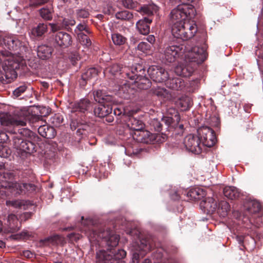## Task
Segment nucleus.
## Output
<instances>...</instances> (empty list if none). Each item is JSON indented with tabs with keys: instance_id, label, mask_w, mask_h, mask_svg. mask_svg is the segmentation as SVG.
<instances>
[{
	"instance_id": "63",
	"label": "nucleus",
	"mask_w": 263,
	"mask_h": 263,
	"mask_svg": "<svg viewBox=\"0 0 263 263\" xmlns=\"http://www.w3.org/2000/svg\"><path fill=\"white\" fill-rule=\"evenodd\" d=\"M103 12L106 14L110 15L113 13L114 10L111 6H108L107 8L104 9Z\"/></svg>"
},
{
	"instance_id": "33",
	"label": "nucleus",
	"mask_w": 263,
	"mask_h": 263,
	"mask_svg": "<svg viewBox=\"0 0 263 263\" xmlns=\"http://www.w3.org/2000/svg\"><path fill=\"white\" fill-rule=\"evenodd\" d=\"M53 48L49 46L42 45L39 46L37 50V54L39 58L42 60L49 59L52 55Z\"/></svg>"
},
{
	"instance_id": "7",
	"label": "nucleus",
	"mask_w": 263,
	"mask_h": 263,
	"mask_svg": "<svg viewBox=\"0 0 263 263\" xmlns=\"http://www.w3.org/2000/svg\"><path fill=\"white\" fill-rule=\"evenodd\" d=\"M197 31L196 24L193 21H189L175 23L172 29L173 36L182 40H187L192 38Z\"/></svg>"
},
{
	"instance_id": "49",
	"label": "nucleus",
	"mask_w": 263,
	"mask_h": 263,
	"mask_svg": "<svg viewBox=\"0 0 263 263\" xmlns=\"http://www.w3.org/2000/svg\"><path fill=\"white\" fill-rule=\"evenodd\" d=\"M50 121L53 126H59L63 122V117L61 114H57L51 118Z\"/></svg>"
},
{
	"instance_id": "22",
	"label": "nucleus",
	"mask_w": 263,
	"mask_h": 263,
	"mask_svg": "<svg viewBox=\"0 0 263 263\" xmlns=\"http://www.w3.org/2000/svg\"><path fill=\"white\" fill-rule=\"evenodd\" d=\"M112 103H99L98 105L93 107L94 115L99 118H104L112 112L113 107Z\"/></svg>"
},
{
	"instance_id": "44",
	"label": "nucleus",
	"mask_w": 263,
	"mask_h": 263,
	"mask_svg": "<svg viewBox=\"0 0 263 263\" xmlns=\"http://www.w3.org/2000/svg\"><path fill=\"white\" fill-rule=\"evenodd\" d=\"M52 9L43 8L40 10L41 16L45 20L50 21L52 18Z\"/></svg>"
},
{
	"instance_id": "35",
	"label": "nucleus",
	"mask_w": 263,
	"mask_h": 263,
	"mask_svg": "<svg viewBox=\"0 0 263 263\" xmlns=\"http://www.w3.org/2000/svg\"><path fill=\"white\" fill-rule=\"evenodd\" d=\"M224 196L230 200H236L240 195L239 190L234 186H226L223 190Z\"/></svg>"
},
{
	"instance_id": "58",
	"label": "nucleus",
	"mask_w": 263,
	"mask_h": 263,
	"mask_svg": "<svg viewBox=\"0 0 263 263\" xmlns=\"http://www.w3.org/2000/svg\"><path fill=\"white\" fill-rule=\"evenodd\" d=\"M49 0H30V5L34 7H38L47 3Z\"/></svg>"
},
{
	"instance_id": "14",
	"label": "nucleus",
	"mask_w": 263,
	"mask_h": 263,
	"mask_svg": "<svg viewBox=\"0 0 263 263\" xmlns=\"http://www.w3.org/2000/svg\"><path fill=\"white\" fill-rule=\"evenodd\" d=\"M120 122L125 124L129 129L135 131V133L143 129L145 126L142 120L125 114L122 116Z\"/></svg>"
},
{
	"instance_id": "13",
	"label": "nucleus",
	"mask_w": 263,
	"mask_h": 263,
	"mask_svg": "<svg viewBox=\"0 0 263 263\" xmlns=\"http://www.w3.org/2000/svg\"><path fill=\"white\" fill-rule=\"evenodd\" d=\"M198 134L200 138V143L208 147L213 146L216 143V138L213 129L208 126H202L198 130Z\"/></svg>"
},
{
	"instance_id": "39",
	"label": "nucleus",
	"mask_w": 263,
	"mask_h": 263,
	"mask_svg": "<svg viewBox=\"0 0 263 263\" xmlns=\"http://www.w3.org/2000/svg\"><path fill=\"white\" fill-rule=\"evenodd\" d=\"M206 195L205 191L200 188L192 189L187 193L190 200H200Z\"/></svg>"
},
{
	"instance_id": "2",
	"label": "nucleus",
	"mask_w": 263,
	"mask_h": 263,
	"mask_svg": "<svg viewBox=\"0 0 263 263\" xmlns=\"http://www.w3.org/2000/svg\"><path fill=\"white\" fill-rule=\"evenodd\" d=\"M14 177L13 172H0V198H3L6 195V190L9 191L14 197L35 191L36 186L34 184L13 181Z\"/></svg>"
},
{
	"instance_id": "62",
	"label": "nucleus",
	"mask_w": 263,
	"mask_h": 263,
	"mask_svg": "<svg viewBox=\"0 0 263 263\" xmlns=\"http://www.w3.org/2000/svg\"><path fill=\"white\" fill-rule=\"evenodd\" d=\"M32 216V213L30 212H25L21 216V220L26 221L31 218Z\"/></svg>"
},
{
	"instance_id": "3",
	"label": "nucleus",
	"mask_w": 263,
	"mask_h": 263,
	"mask_svg": "<svg viewBox=\"0 0 263 263\" xmlns=\"http://www.w3.org/2000/svg\"><path fill=\"white\" fill-rule=\"evenodd\" d=\"M185 57L190 59V63L177 65L175 71L178 76L189 77L192 75L195 70V67L193 66L194 63H200L204 62L206 59L207 54L203 48L195 46L185 55Z\"/></svg>"
},
{
	"instance_id": "54",
	"label": "nucleus",
	"mask_w": 263,
	"mask_h": 263,
	"mask_svg": "<svg viewBox=\"0 0 263 263\" xmlns=\"http://www.w3.org/2000/svg\"><path fill=\"white\" fill-rule=\"evenodd\" d=\"M27 88V86L25 84H23L16 88L13 91V94L16 97H20V96L22 95L23 93H24L26 91Z\"/></svg>"
},
{
	"instance_id": "38",
	"label": "nucleus",
	"mask_w": 263,
	"mask_h": 263,
	"mask_svg": "<svg viewBox=\"0 0 263 263\" xmlns=\"http://www.w3.org/2000/svg\"><path fill=\"white\" fill-rule=\"evenodd\" d=\"M47 24L39 23L37 26L32 28L30 33L34 37H42L47 31Z\"/></svg>"
},
{
	"instance_id": "6",
	"label": "nucleus",
	"mask_w": 263,
	"mask_h": 263,
	"mask_svg": "<svg viewBox=\"0 0 263 263\" xmlns=\"http://www.w3.org/2000/svg\"><path fill=\"white\" fill-rule=\"evenodd\" d=\"M180 120V116L177 110L174 108H170L167 110V116H163L160 120L153 119L149 124L156 131L159 132L168 130L170 126L175 127Z\"/></svg>"
},
{
	"instance_id": "34",
	"label": "nucleus",
	"mask_w": 263,
	"mask_h": 263,
	"mask_svg": "<svg viewBox=\"0 0 263 263\" xmlns=\"http://www.w3.org/2000/svg\"><path fill=\"white\" fill-rule=\"evenodd\" d=\"M166 85L167 87L175 90H181L184 87V82L180 78H174L166 80Z\"/></svg>"
},
{
	"instance_id": "56",
	"label": "nucleus",
	"mask_w": 263,
	"mask_h": 263,
	"mask_svg": "<svg viewBox=\"0 0 263 263\" xmlns=\"http://www.w3.org/2000/svg\"><path fill=\"white\" fill-rule=\"evenodd\" d=\"M221 208V210L223 211V215H225L227 214V213L229 210L230 205L229 203L227 201H221L219 204V208Z\"/></svg>"
},
{
	"instance_id": "9",
	"label": "nucleus",
	"mask_w": 263,
	"mask_h": 263,
	"mask_svg": "<svg viewBox=\"0 0 263 263\" xmlns=\"http://www.w3.org/2000/svg\"><path fill=\"white\" fill-rule=\"evenodd\" d=\"M135 251L133 254V263H139L142 258L152 248L150 241L147 238L138 237V239L134 243Z\"/></svg>"
},
{
	"instance_id": "29",
	"label": "nucleus",
	"mask_w": 263,
	"mask_h": 263,
	"mask_svg": "<svg viewBox=\"0 0 263 263\" xmlns=\"http://www.w3.org/2000/svg\"><path fill=\"white\" fill-rule=\"evenodd\" d=\"M151 92L153 95L163 100V101L171 100L172 98L171 92L168 90L163 87H153L151 89Z\"/></svg>"
},
{
	"instance_id": "51",
	"label": "nucleus",
	"mask_w": 263,
	"mask_h": 263,
	"mask_svg": "<svg viewBox=\"0 0 263 263\" xmlns=\"http://www.w3.org/2000/svg\"><path fill=\"white\" fill-rule=\"evenodd\" d=\"M151 47L152 46L150 44H148L145 42H142L140 43L137 46L138 50L145 53H147L148 51H150Z\"/></svg>"
},
{
	"instance_id": "26",
	"label": "nucleus",
	"mask_w": 263,
	"mask_h": 263,
	"mask_svg": "<svg viewBox=\"0 0 263 263\" xmlns=\"http://www.w3.org/2000/svg\"><path fill=\"white\" fill-rule=\"evenodd\" d=\"M152 22V18L144 17L138 21L136 28L139 33L143 35H147L150 31V25Z\"/></svg>"
},
{
	"instance_id": "28",
	"label": "nucleus",
	"mask_w": 263,
	"mask_h": 263,
	"mask_svg": "<svg viewBox=\"0 0 263 263\" xmlns=\"http://www.w3.org/2000/svg\"><path fill=\"white\" fill-rule=\"evenodd\" d=\"M159 10V8L154 4L143 5L140 6L139 5L138 9L136 11L140 12L142 15H146L148 16V18H152L154 14H156Z\"/></svg>"
},
{
	"instance_id": "21",
	"label": "nucleus",
	"mask_w": 263,
	"mask_h": 263,
	"mask_svg": "<svg viewBox=\"0 0 263 263\" xmlns=\"http://www.w3.org/2000/svg\"><path fill=\"white\" fill-rule=\"evenodd\" d=\"M201 209L206 214H212L217 209V202L212 197L205 198L200 203Z\"/></svg>"
},
{
	"instance_id": "27",
	"label": "nucleus",
	"mask_w": 263,
	"mask_h": 263,
	"mask_svg": "<svg viewBox=\"0 0 263 263\" xmlns=\"http://www.w3.org/2000/svg\"><path fill=\"white\" fill-rule=\"evenodd\" d=\"M98 70L94 67L89 68L84 70L81 76V79L79 80L80 85L85 86L87 81L98 74Z\"/></svg>"
},
{
	"instance_id": "24",
	"label": "nucleus",
	"mask_w": 263,
	"mask_h": 263,
	"mask_svg": "<svg viewBox=\"0 0 263 263\" xmlns=\"http://www.w3.org/2000/svg\"><path fill=\"white\" fill-rule=\"evenodd\" d=\"M92 108L93 103L87 99H83L78 102H76L73 105V108L75 111L85 113L91 110Z\"/></svg>"
},
{
	"instance_id": "64",
	"label": "nucleus",
	"mask_w": 263,
	"mask_h": 263,
	"mask_svg": "<svg viewBox=\"0 0 263 263\" xmlns=\"http://www.w3.org/2000/svg\"><path fill=\"white\" fill-rule=\"evenodd\" d=\"M146 40L151 44L155 42V37L154 35H149L146 37Z\"/></svg>"
},
{
	"instance_id": "20",
	"label": "nucleus",
	"mask_w": 263,
	"mask_h": 263,
	"mask_svg": "<svg viewBox=\"0 0 263 263\" xmlns=\"http://www.w3.org/2000/svg\"><path fill=\"white\" fill-rule=\"evenodd\" d=\"M54 39L57 44L63 48L69 46L72 44V38L71 35L63 31L57 32L54 35Z\"/></svg>"
},
{
	"instance_id": "23",
	"label": "nucleus",
	"mask_w": 263,
	"mask_h": 263,
	"mask_svg": "<svg viewBox=\"0 0 263 263\" xmlns=\"http://www.w3.org/2000/svg\"><path fill=\"white\" fill-rule=\"evenodd\" d=\"M93 95L95 100L99 103H112L114 102L113 96L107 94L104 90H94Z\"/></svg>"
},
{
	"instance_id": "8",
	"label": "nucleus",
	"mask_w": 263,
	"mask_h": 263,
	"mask_svg": "<svg viewBox=\"0 0 263 263\" xmlns=\"http://www.w3.org/2000/svg\"><path fill=\"white\" fill-rule=\"evenodd\" d=\"M171 12V19L174 24L179 21L186 22V18H192L195 15V9L192 5H187L189 3H182Z\"/></svg>"
},
{
	"instance_id": "45",
	"label": "nucleus",
	"mask_w": 263,
	"mask_h": 263,
	"mask_svg": "<svg viewBox=\"0 0 263 263\" xmlns=\"http://www.w3.org/2000/svg\"><path fill=\"white\" fill-rule=\"evenodd\" d=\"M123 6L128 9H134L136 10L139 6L137 1L133 0H120Z\"/></svg>"
},
{
	"instance_id": "36",
	"label": "nucleus",
	"mask_w": 263,
	"mask_h": 263,
	"mask_svg": "<svg viewBox=\"0 0 263 263\" xmlns=\"http://www.w3.org/2000/svg\"><path fill=\"white\" fill-rule=\"evenodd\" d=\"M7 224L12 233L15 232L20 230L21 224L19 222L17 216L13 214H10L7 218Z\"/></svg>"
},
{
	"instance_id": "11",
	"label": "nucleus",
	"mask_w": 263,
	"mask_h": 263,
	"mask_svg": "<svg viewBox=\"0 0 263 263\" xmlns=\"http://www.w3.org/2000/svg\"><path fill=\"white\" fill-rule=\"evenodd\" d=\"M185 47L184 45H179L171 44L166 46L164 49L165 60L168 63H173L185 52Z\"/></svg>"
},
{
	"instance_id": "52",
	"label": "nucleus",
	"mask_w": 263,
	"mask_h": 263,
	"mask_svg": "<svg viewBox=\"0 0 263 263\" xmlns=\"http://www.w3.org/2000/svg\"><path fill=\"white\" fill-rule=\"evenodd\" d=\"M76 21L71 17L64 18L62 20L63 25L68 30L70 26H73L76 24Z\"/></svg>"
},
{
	"instance_id": "50",
	"label": "nucleus",
	"mask_w": 263,
	"mask_h": 263,
	"mask_svg": "<svg viewBox=\"0 0 263 263\" xmlns=\"http://www.w3.org/2000/svg\"><path fill=\"white\" fill-rule=\"evenodd\" d=\"M89 12L87 9H81L76 10V15L78 18H86L89 17Z\"/></svg>"
},
{
	"instance_id": "47",
	"label": "nucleus",
	"mask_w": 263,
	"mask_h": 263,
	"mask_svg": "<svg viewBox=\"0 0 263 263\" xmlns=\"http://www.w3.org/2000/svg\"><path fill=\"white\" fill-rule=\"evenodd\" d=\"M18 133L22 136L33 139L35 137V134L27 128H21L18 129Z\"/></svg>"
},
{
	"instance_id": "59",
	"label": "nucleus",
	"mask_w": 263,
	"mask_h": 263,
	"mask_svg": "<svg viewBox=\"0 0 263 263\" xmlns=\"http://www.w3.org/2000/svg\"><path fill=\"white\" fill-rule=\"evenodd\" d=\"M21 255L27 259H32L35 258V254L34 252H31L29 250H25L21 253Z\"/></svg>"
},
{
	"instance_id": "12",
	"label": "nucleus",
	"mask_w": 263,
	"mask_h": 263,
	"mask_svg": "<svg viewBox=\"0 0 263 263\" xmlns=\"http://www.w3.org/2000/svg\"><path fill=\"white\" fill-rule=\"evenodd\" d=\"M134 139L137 142L146 144L159 143L163 141L162 137L158 134H152L148 130L141 129L137 133H135Z\"/></svg>"
},
{
	"instance_id": "19",
	"label": "nucleus",
	"mask_w": 263,
	"mask_h": 263,
	"mask_svg": "<svg viewBox=\"0 0 263 263\" xmlns=\"http://www.w3.org/2000/svg\"><path fill=\"white\" fill-rule=\"evenodd\" d=\"M0 122L3 126H23L26 124V120L14 119L8 113L0 114Z\"/></svg>"
},
{
	"instance_id": "43",
	"label": "nucleus",
	"mask_w": 263,
	"mask_h": 263,
	"mask_svg": "<svg viewBox=\"0 0 263 263\" xmlns=\"http://www.w3.org/2000/svg\"><path fill=\"white\" fill-rule=\"evenodd\" d=\"M78 37L80 43L86 47H89L91 45V41L89 37L83 32L78 33Z\"/></svg>"
},
{
	"instance_id": "48",
	"label": "nucleus",
	"mask_w": 263,
	"mask_h": 263,
	"mask_svg": "<svg viewBox=\"0 0 263 263\" xmlns=\"http://www.w3.org/2000/svg\"><path fill=\"white\" fill-rule=\"evenodd\" d=\"M90 127L88 125L81 122L79 128L77 130V134L78 136L86 135Z\"/></svg>"
},
{
	"instance_id": "5",
	"label": "nucleus",
	"mask_w": 263,
	"mask_h": 263,
	"mask_svg": "<svg viewBox=\"0 0 263 263\" xmlns=\"http://www.w3.org/2000/svg\"><path fill=\"white\" fill-rule=\"evenodd\" d=\"M123 74L127 76L128 79L134 81L136 86L140 89H147L151 86V82L146 77L145 70L141 65L137 64L131 68H125Z\"/></svg>"
},
{
	"instance_id": "53",
	"label": "nucleus",
	"mask_w": 263,
	"mask_h": 263,
	"mask_svg": "<svg viewBox=\"0 0 263 263\" xmlns=\"http://www.w3.org/2000/svg\"><path fill=\"white\" fill-rule=\"evenodd\" d=\"M82 31H85L87 34H90L91 33L87 25L84 24H78L74 30L75 32L78 34V33L82 32Z\"/></svg>"
},
{
	"instance_id": "10",
	"label": "nucleus",
	"mask_w": 263,
	"mask_h": 263,
	"mask_svg": "<svg viewBox=\"0 0 263 263\" xmlns=\"http://www.w3.org/2000/svg\"><path fill=\"white\" fill-rule=\"evenodd\" d=\"M19 64L17 63L8 61L0 69V82L3 84H8L16 78L17 74L15 69H18Z\"/></svg>"
},
{
	"instance_id": "25",
	"label": "nucleus",
	"mask_w": 263,
	"mask_h": 263,
	"mask_svg": "<svg viewBox=\"0 0 263 263\" xmlns=\"http://www.w3.org/2000/svg\"><path fill=\"white\" fill-rule=\"evenodd\" d=\"M37 128L38 133L43 137L46 139H52L55 137L57 134L55 129L47 124L39 125Z\"/></svg>"
},
{
	"instance_id": "55",
	"label": "nucleus",
	"mask_w": 263,
	"mask_h": 263,
	"mask_svg": "<svg viewBox=\"0 0 263 263\" xmlns=\"http://www.w3.org/2000/svg\"><path fill=\"white\" fill-rule=\"evenodd\" d=\"M80 59L79 53L77 52H72L70 55V60L71 64L73 66H76L78 61Z\"/></svg>"
},
{
	"instance_id": "31",
	"label": "nucleus",
	"mask_w": 263,
	"mask_h": 263,
	"mask_svg": "<svg viewBox=\"0 0 263 263\" xmlns=\"http://www.w3.org/2000/svg\"><path fill=\"white\" fill-rule=\"evenodd\" d=\"M41 242L45 245H63L65 243L64 238L61 235L55 234L46 237L41 240Z\"/></svg>"
},
{
	"instance_id": "37",
	"label": "nucleus",
	"mask_w": 263,
	"mask_h": 263,
	"mask_svg": "<svg viewBox=\"0 0 263 263\" xmlns=\"http://www.w3.org/2000/svg\"><path fill=\"white\" fill-rule=\"evenodd\" d=\"M7 224L12 233L15 232L20 230L21 224L19 222L17 216L13 214H10L7 218Z\"/></svg>"
},
{
	"instance_id": "1",
	"label": "nucleus",
	"mask_w": 263,
	"mask_h": 263,
	"mask_svg": "<svg viewBox=\"0 0 263 263\" xmlns=\"http://www.w3.org/2000/svg\"><path fill=\"white\" fill-rule=\"evenodd\" d=\"M116 227L111 222L105 225L92 226L85 230L91 246L110 247L96 252V263H125L122 260L126 256V252L115 248L120 239L119 235L115 233Z\"/></svg>"
},
{
	"instance_id": "61",
	"label": "nucleus",
	"mask_w": 263,
	"mask_h": 263,
	"mask_svg": "<svg viewBox=\"0 0 263 263\" xmlns=\"http://www.w3.org/2000/svg\"><path fill=\"white\" fill-rule=\"evenodd\" d=\"M114 114L117 117L122 116L123 114H122V108H119L117 106H115V107L114 108ZM121 117L122 116H121V118H120L121 119Z\"/></svg>"
},
{
	"instance_id": "18",
	"label": "nucleus",
	"mask_w": 263,
	"mask_h": 263,
	"mask_svg": "<svg viewBox=\"0 0 263 263\" xmlns=\"http://www.w3.org/2000/svg\"><path fill=\"white\" fill-rule=\"evenodd\" d=\"M14 145L16 149L26 153L31 154L35 151V145L30 140L16 138L14 139Z\"/></svg>"
},
{
	"instance_id": "60",
	"label": "nucleus",
	"mask_w": 263,
	"mask_h": 263,
	"mask_svg": "<svg viewBox=\"0 0 263 263\" xmlns=\"http://www.w3.org/2000/svg\"><path fill=\"white\" fill-rule=\"evenodd\" d=\"M81 122L78 121L77 119H72L70 122V128L72 130L78 129L79 128V125Z\"/></svg>"
},
{
	"instance_id": "42",
	"label": "nucleus",
	"mask_w": 263,
	"mask_h": 263,
	"mask_svg": "<svg viewBox=\"0 0 263 263\" xmlns=\"http://www.w3.org/2000/svg\"><path fill=\"white\" fill-rule=\"evenodd\" d=\"M115 16L118 20L129 21L133 18L134 15L133 13L128 10H123L117 12Z\"/></svg>"
},
{
	"instance_id": "41",
	"label": "nucleus",
	"mask_w": 263,
	"mask_h": 263,
	"mask_svg": "<svg viewBox=\"0 0 263 263\" xmlns=\"http://www.w3.org/2000/svg\"><path fill=\"white\" fill-rule=\"evenodd\" d=\"M111 39L114 44L117 46L123 45L127 41V39L125 36L118 32H115L111 34Z\"/></svg>"
},
{
	"instance_id": "4",
	"label": "nucleus",
	"mask_w": 263,
	"mask_h": 263,
	"mask_svg": "<svg viewBox=\"0 0 263 263\" xmlns=\"http://www.w3.org/2000/svg\"><path fill=\"white\" fill-rule=\"evenodd\" d=\"M3 43L5 48L9 50L4 52L1 51L4 56L8 57L12 54V52H14V54H22L28 50V43L22 35L7 34L3 39L0 36V46Z\"/></svg>"
},
{
	"instance_id": "17",
	"label": "nucleus",
	"mask_w": 263,
	"mask_h": 263,
	"mask_svg": "<svg viewBox=\"0 0 263 263\" xmlns=\"http://www.w3.org/2000/svg\"><path fill=\"white\" fill-rule=\"evenodd\" d=\"M125 68L130 67H121L119 64H113L104 70V74L105 77L111 79H128L127 76L123 74V70Z\"/></svg>"
},
{
	"instance_id": "46",
	"label": "nucleus",
	"mask_w": 263,
	"mask_h": 263,
	"mask_svg": "<svg viewBox=\"0 0 263 263\" xmlns=\"http://www.w3.org/2000/svg\"><path fill=\"white\" fill-rule=\"evenodd\" d=\"M6 205L7 206H12L15 209L21 208L23 205H25V203L23 200L17 199L10 200H8L6 201Z\"/></svg>"
},
{
	"instance_id": "30",
	"label": "nucleus",
	"mask_w": 263,
	"mask_h": 263,
	"mask_svg": "<svg viewBox=\"0 0 263 263\" xmlns=\"http://www.w3.org/2000/svg\"><path fill=\"white\" fill-rule=\"evenodd\" d=\"M8 140L7 135L0 131V156L1 157L7 158L11 154V150L7 146L3 145V143L6 142Z\"/></svg>"
},
{
	"instance_id": "16",
	"label": "nucleus",
	"mask_w": 263,
	"mask_h": 263,
	"mask_svg": "<svg viewBox=\"0 0 263 263\" xmlns=\"http://www.w3.org/2000/svg\"><path fill=\"white\" fill-rule=\"evenodd\" d=\"M150 78L155 82L162 83L168 78L167 72L161 67L153 65L147 69Z\"/></svg>"
},
{
	"instance_id": "40",
	"label": "nucleus",
	"mask_w": 263,
	"mask_h": 263,
	"mask_svg": "<svg viewBox=\"0 0 263 263\" xmlns=\"http://www.w3.org/2000/svg\"><path fill=\"white\" fill-rule=\"evenodd\" d=\"M177 104L182 110H186L192 106V101L189 97L185 96L180 98L177 101Z\"/></svg>"
},
{
	"instance_id": "32",
	"label": "nucleus",
	"mask_w": 263,
	"mask_h": 263,
	"mask_svg": "<svg viewBox=\"0 0 263 263\" xmlns=\"http://www.w3.org/2000/svg\"><path fill=\"white\" fill-rule=\"evenodd\" d=\"M244 208L249 214H253L259 212L261 209V205L255 200H249L245 202Z\"/></svg>"
},
{
	"instance_id": "57",
	"label": "nucleus",
	"mask_w": 263,
	"mask_h": 263,
	"mask_svg": "<svg viewBox=\"0 0 263 263\" xmlns=\"http://www.w3.org/2000/svg\"><path fill=\"white\" fill-rule=\"evenodd\" d=\"M81 235L79 233H71L67 235L70 242L77 241L80 239Z\"/></svg>"
},
{
	"instance_id": "15",
	"label": "nucleus",
	"mask_w": 263,
	"mask_h": 263,
	"mask_svg": "<svg viewBox=\"0 0 263 263\" xmlns=\"http://www.w3.org/2000/svg\"><path fill=\"white\" fill-rule=\"evenodd\" d=\"M184 144L188 151L195 154H199L202 151L200 138L197 136L190 134L186 136Z\"/></svg>"
}]
</instances>
